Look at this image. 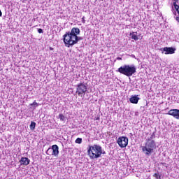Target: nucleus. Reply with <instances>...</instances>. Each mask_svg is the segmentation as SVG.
Returning a JSON list of instances; mask_svg holds the SVG:
<instances>
[{
	"label": "nucleus",
	"mask_w": 179,
	"mask_h": 179,
	"mask_svg": "<svg viewBox=\"0 0 179 179\" xmlns=\"http://www.w3.org/2000/svg\"><path fill=\"white\" fill-rule=\"evenodd\" d=\"M80 34V29L79 28H72L71 31L66 32V34L63 36L64 43L66 47H72L77 44V36Z\"/></svg>",
	"instance_id": "obj_1"
},
{
	"label": "nucleus",
	"mask_w": 179,
	"mask_h": 179,
	"mask_svg": "<svg viewBox=\"0 0 179 179\" xmlns=\"http://www.w3.org/2000/svg\"><path fill=\"white\" fill-rule=\"evenodd\" d=\"M87 155L91 160H94V159L101 157V155H106V151L103 150L101 145L94 144L89 146Z\"/></svg>",
	"instance_id": "obj_2"
},
{
	"label": "nucleus",
	"mask_w": 179,
	"mask_h": 179,
	"mask_svg": "<svg viewBox=\"0 0 179 179\" xmlns=\"http://www.w3.org/2000/svg\"><path fill=\"white\" fill-rule=\"evenodd\" d=\"M117 72H120L122 75H125L128 78L136 73V66L134 64H124L117 69Z\"/></svg>",
	"instance_id": "obj_3"
},
{
	"label": "nucleus",
	"mask_w": 179,
	"mask_h": 179,
	"mask_svg": "<svg viewBox=\"0 0 179 179\" xmlns=\"http://www.w3.org/2000/svg\"><path fill=\"white\" fill-rule=\"evenodd\" d=\"M155 149H156V141H146L145 145L142 147V151L145 156H150Z\"/></svg>",
	"instance_id": "obj_4"
},
{
	"label": "nucleus",
	"mask_w": 179,
	"mask_h": 179,
	"mask_svg": "<svg viewBox=\"0 0 179 179\" xmlns=\"http://www.w3.org/2000/svg\"><path fill=\"white\" fill-rule=\"evenodd\" d=\"M46 154L49 156H55V157H58V155H59V148L57 145H53L52 148H49Z\"/></svg>",
	"instance_id": "obj_5"
},
{
	"label": "nucleus",
	"mask_w": 179,
	"mask_h": 179,
	"mask_svg": "<svg viewBox=\"0 0 179 179\" xmlns=\"http://www.w3.org/2000/svg\"><path fill=\"white\" fill-rule=\"evenodd\" d=\"M87 92V86L85 85V83H80L77 85L76 93H78V96L82 97L83 94H85Z\"/></svg>",
	"instance_id": "obj_6"
},
{
	"label": "nucleus",
	"mask_w": 179,
	"mask_h": 179,
	"mask_svg": "<svg viewBox=\"0 0 179 179\" xmlns=\"http://www.w3.org/2000/svg\"><path fill=\"white\" fill-rule=\"evenodd\" d=\"M117 144L120 148H127L128 146V138L125 136H120L117 138Z\"/></svg>",
	"instance_id": "obj_7"
},
{
	"label": "nucleus",
	"mask_w": 179,
	"mask_h": 179,
	"mask_svg": "<svg viewBox=\"0 0 179 179\" xmlns=\"http://www.w3.org/2000/svg\"><path fill=\"white\" fill-rule=\"evenodd\" d=\"M160 51L162 52V54L165 52L164 55H168L169 54H174L176 52V48L165 47L164 48H161Z\"/></svg>",
	"instance_id": "obj_8"
},
{
	"label": "nucleus",
	"mask_w": 179,
	"mask_h": 179,
	"mask_svg": "<svg viewBox=\"0 0 179 179\" xmlns=\"http://www.w3.org/2000/svg\"><path fill=\"white\" fill-rule=\"evenodd\" d=\"M168 114L176 118V120H179V109H171Z\"/></svg>",
	"instance_id": "obj_9"
},
{
	"label": "nucleus",
	"mask_w": 179,
	"mask_h": 179,
	"mask_svg": "<svg viewBox=\"0 0 179 179\" xmlns=\"http://www.w3.org/2000/svg\"><path fill=\"white\" fill-rule=\"evenodd\" d=\"M20 163H21V166H29L30 164V159L27 157H22Z\"/></svg>",
	"instance_id": "obj_10"
},
{
	"label": "nucleus",
	"mask_w": 179,
	"mask_h": 179,
	"mask_svg": "<svg viewBox=\"0 0 179 179\" xmlns=\"http://www.w3.org/2000/svg\"><path fill=\"white\" fill-rule=\"evenodd\" d=\"M130 103H132V104H138V101H139V97H138V95H134L131 96L129 99Z\"/></svg>",
	"instance_id": "obj_11"
},
{
	"label": "nucleus",
	"mask_w": 179,
	"mask_h": 179,
	"mask_svg": "<svg viewBox=\"0 0 179 179\" xmlns=\"http://www.w3.org/2000/svg\"><path fill=\"white\" fill-rule=\"evenodd\" d=\"M130 36L133 40H135V41L139 40V38H138V32H131L130 33Z\"/></svg>",
	"instance_id": "obj_12"
},
{
	"label": "nucleus",
	"mask_w": 179,
	"mask_h": 179,
	"mask_svg": "<svg viewBox=\"0 0 179 179\" xmlns=\"http://www.w3.org/2000/svg\"><path fill=\"white\" fill-rule=\"evenodd\" d=\"M155 138H156V132H153L152 134H151V136L150 137H148L146 138V141L149 142V141H155L153 139H155Z\"/></svg>",
	"instance_id": "obj_13"
},
{
	"label": "nucleus",
	"mask_w": 179,
	"mask_h": 179,
	"mask_svg": "<svg viewBox=\"0 0 179 179\" xmlns=\"http://www.w3.org/2000/svg\"><path fill=\"white\" fill-rule=\"evenodd\" d=\"M29 106H31L30 108L32 110H36V108L38 107L39 104L38 103L36 102V101H34V103L29 104Z\"/></svg>",
	"instance_id": "obj_14"
},
{
	"label": "nucleus",
	"mask_w": 179,
	"mask_h": 179,
	"mask_svg": "<svg viewBox=\"0 0 179 179\" xmlns=\"http://www.w3.org/2000/svg\"><path fill=\"white\" fill-rule=\"evenodd\" d=\"M59 118L60 121H62V122L66 121V117H65V115H64L62 114L59 115Z\"/></svg>",
	"instance_id": "obj_15"
},
{
	"label": "nucleus",
	"mask_w": 179,
	"mask_h": 179,
	"mask_svg": "<svg viewBox=\"0 0 179 179\" xmlns=\"http://www.w3.org/2000/svg\"><path fill=\"white\" fill-rule=\"evenodd\" d=\"M29 128H30L31 131H34V129L36 128V122H31V124L29 125Z\"/></svg>",
	"instance_id": "obj_16"
},
{
	"label": "nucleus",
	"mask_w": 179,
	"mask_h": 179,
	"mask_svg": "<svg viewBox=\"0 0 179 179\" xmlns=\"http://www.w3.org/2000/svg\"><path fill=\"white\" fill-rule=\"evenodd\" d=\"M173 6H174V8H175V9H176V10L178 13V16H179V6L177 5V3L173 2Z\"/></svg>",
	"instance_id": "obj_17"
},
{
	"label": "nucleus",
	"mask_w": 179,
	"mask_h": 179,
	"mask_svg": "<svg viewBox=\"0 0 179 179\" xmlns=\"http://www.w3.org/2000/svg\"><path fill=\"white\" fill-rule=\"evenodd\" d=\"M76 143L80 145V143H82V138H77L76 140Z\"/></svg>",
	"instance_id": "obj_18"
},
{
	"label": "nucleus",
	"mask_w": 179,
	"mask_h": 179,
	"mask_svg": "<svg viewBox=\"0 0 179 179\" xmlns=\"http://www.w3.org/2000/svg\"><path fill=\"white\" fill-rule=\"evenodd\" d=\"M153 177H155V178H157V179H160V175H159L158 173H155L154 175H153Z\"/></svg>",
	"instance_id": "obj_19"
},
{
	"label": "nucleus",
	"mask_w": 179,
	"mask_h": 179,
	"mask_svg": "<svg viewBox=\"0 0 179 179\" xmlns=\"http://www.w3.org/2000/svg\"><path fill=\"white\" fill-rule=\"evenodd\" d=\"M76 40H77V43H78V41H80V40H83V38L82 36H78V35H77Z\"/></svg>",
	"instance_id": "obj_20"
},
{
	"label": "nucleus",
	"mask_w": 179,
	"mask_h": 179,
	"mask_svg": "<svg viewBox=\"0 0 179 179\" xmlns=\"http://www.w3.org/2000/svg\"><path fill=\"white\" fill-rule=\"evenodd\" d=\"M38 32L39 34L43 33L42 29H38Z\"/></svg>",
	"instance_id": "obj_21"
},
{
	"label": "nucleus",
	"mask_w": 179,
	"mask_h": 179,
	"mask_svg": "<svg viewBox=\"0 0 179 179\" xmlns=\"http://www.w3.org/2000/svg\"><path fill=\"white\" fill-rule=\"evenodd\" d=\"M82 22H83V23H85L86 21L85 20V17H83Z\"/></svg>",
	"instance_id": "obj_22"
},
{
	"label": "nucleus",
	"mask_w": 179,
	"mask_h": 179,
	"mask_svg": "<svg viewBox=\"0 0 179 179\" xmlns=\"http://www.w3.org/2000/svg\"><path fill=\"white\" fill-rule=\"evenodd\" d=\"M176 20L177 22H178V23H179V15H178V16L176 17Z\"/></svg>",
	"instance_id": "obj_23"
},
{
	"label": "nucleus",
	"mask_w": 179,
	"mask_h": 179,
	"mask_svg": "<svg viewBox=\"0 0 179 179\" xmlns=\"http://www.w3.org/2000/svg\"><path fill=\"white\" fill-rule=\"evenodd\" d=\"M117 59L118 61H122V57H117Z\"/></svg>",
	"instance_id": "obj_24"
},
{
	"label": "nucleus",
	"mask_w": 179,
	"mask_h": 179,
	"mask_svg": "<svg viewBox=\"0 0 179 179\" xmlns=\"http://www.w3.org/2000/svg\"><path fill=\"white\" fill-rule=\"evenodd\" d=\"M1 16H2V11H1V10H0V17H1Z\"/></svg>",
	"instance_id": "obj_25"
},
{
	"label": "nucleus",
	"mask_w": 179,
	"mask_h": 179,
	"mask_svg": "<svg viewBox=\"0 0 179 179\" xmlns=\"http://www.w3.org/2000/svg\"><path fill=\"white\" fill-rule=\"evenodd\" d=\"M175 1V2L176 3V2H178V0H174Z\"/></svg>",
	"instance_id": "obj_26"
},
{
	"label": "nucleus",
	"mask_w": 179,
	"mask_h": 179,
	"mask_svg": "<svg viewBox=\"0 0 179 179\" xmlns=\"http://www.w3.org/2000/svg\"><path fill=\"white\" fill-rule=\"evenodd\" d=\"M50 50H52V48H50Z\"/></svg>",
	"instance_id": "obj_27"
},
{
	"label": "nucleus",
	"mask_w": 179,
	"mask_h": 179,
	"mask_svg": "<svg viewBox=\"0 0 179 179\" xmlns=\"http://www.w3.org/2000/svg\"><path fill=\"white\" fill-rule=\"evenodd\" d=\"M176 13H176V12H175V15H177Z\"/></svg>",
	"instance_id": "obj_28"
}]
</instances>
